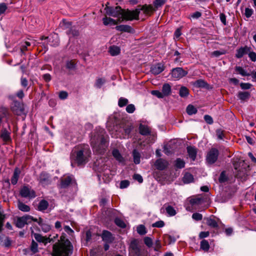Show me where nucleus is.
<instances>
[{"instance_id":"obj_9","label":"nucleus","mask_w":256,"mask_h":256,"mask_svg":"<svg viewBox=\"0 0 256 256\" xmlns=\"http://www.w3.org/2000/svg\"><path fill=\"white\" fill-rule=\"evenodd\" d=\"M130 254L134 256H139L140 254V249L138 246V242L137 240H132L130 245Z\"/></svg>"},{"instance_id":"obj_36","label":"nucleus","mask_w":256,"mask_h":256,"mask_svg":"<svg viewBox=\"0 0 256 256\" xmlns=\"http://www.w3.org/2000/svg\"><path fill=\"white\" fill-rule=\"evenodd\" d=\"M236 71L242 75V76H250V74L248 73L241 66H236Z\"/></svg>"},{"instance_id":"obj_21","label":"nucleus","mask_w":256,"mask_h":256,"mask_svg":"<svg viewBox=\"0 0 256 256\" xmlns=\"http://www.w3.org/2000/svg\"><path fill=\"white\" fill-rule=\"evenodd\" d=\"M102 238L103 240L107 242H111L113 240V237L112 234L107 230L103 231Z\"/></svg>"},{"instance_id":"obj_46","label":"nucleus","mask_w":256,"mask_h":256,"mask_svg":"<svg viewBox=\"0 0 256 256\" xmlns=\"http://www.w3.org/2000/svg\"><path fill=\"white\" fill-rule=\"evenodd\" d=\"M151 94L152 95L156 96L158 98H163L164 97L162 92L158 90H152L151 92Z\"/></svg>"},{"instance_id":"obj_58","label":"nucleus","mask_w":256,"mask_h":256,"mask_svg":"<svg viewBox=\"0 0 256 256\" xmlns=\"http://www.w3.org/2000/svg\"><path fill=\"white\" fill-rule=\"evenodd\" d=\"M240 88L243 90H248L250 88L252 85L250 83H241L240 84Z\"/></svg>"},{"instance_id":"obj_3","label":"nucleus","mask_w":256,"mask_h":256,"mask_svg":"<svg viewBox=\"0 0 256 256\" xmlns=\"http://www.w3.org/2000/svg\"><path fill=\"white\" fill-rule=\"evenodd\" d=\"M72 246L70 242L64 237H60V242L53 246V256H68L72 252Z\"/></svg>"},{"instance_id":"obj_26","label":"nucleus","mask_w":256,"mask_h":256,"mask_svg":"<svg viewBox=\"0 0 256 256\" xmlns=\"http://www.w3.org/2000/svg\"><path fill=\"white\" fill-rule=\"evenodd\" d=\"M140 132L142 135H148L150 133V129L145 125L140 124L139 126Z\"/></svg>"},{"instance_id":"obj_47","label":"nucleus","mask_w":256,"mask_h":256,"mask_svg":"<svg viewBox=\"0 0 256 256\" xmlns=\"http://www.w3.org/2000/svg\"><path fill=\"white\" fill-rule=\"evenodd\" d=\"M228 180V178L225 174V172H222L220 174V178H219V182H226Z\"/></svg>"},{"instance_id":"obj_7","label":"nucleus","mask_w":256,"mask_h":256,"mask_svg":"<svg viewBox=\"0 0 256 256\" xmlns=\"http://www.w3.org/2000/svg\"><path fill=\"white\" fill-rule=\"evenodd\" d=\"M20 194L22 197L32 198L36 197L35 192L30 188L27 186H23L20 191Z\"/></svg>"},{"instance_id":"obj_50","label":"nucleus","mask_w":256,"mask_h":256,"mask_svg":"<svg viewBox=\"0 0 256 256\" xmlns=\"http://www.w3.org/2000/svg\"><path fill=\"white\" fill-rule=\"evenodd\" d=\"M192 218L197 221L200 220L202 218V216L200 213L196 212L192 215Z\"/></svg>"},{"instance_id":"obj_43","label":"nucleus","mask_w":256,"mask_h":256,"mask_svg":"<svg viewBox=\"0 0 256 256\" xmlns=\"http://www.w3.org/2000/svg\"><path fill=\"white\" fill-rule=\"evenodd\" d=\"M128 100L124 98H120L118 102V105L120 107H123L125 106H126L128 103Z\"/></svg>"},{"instance_id":"obj_41","label":"nucleus","mask_w":256,"mask_h":256,"mask_svg":"<svg viewBox=\"0 0 256 256\" xmlns=\"http://www.w3.org/2000/svg\"><path fill=\"white\" fill-rule=\"evenodd\" d=\"M179 94L181 97H186L188 94V90L185 86H182L180 90Z\"/></svg>"},{"instance_id":"obj_34","label":"nucleus","mask_w":256,"mask_h":256,"mask_svg":"<svg viewBox=\"0 0 256 256\" xmlns=\"http://www.w3.org/2000/svg\"><path fill=\"white\" fill-rule=\"evenodd\" d=\"M112 155L114 156V158L118 162H122L123 161V158L122 157L118 150H114L112 151Z\"/></svg>"},{"instance_id":"obj_31","label":"nucleus","mask_w":256,"mask_h":256,"mask_svg":"<svg viewBox=\"0 0 256 256\" xmlns=\"http://www.w3.org/2000/svg\"><path fill=\"white\" fill-rule=\"evenodd\" d=\"M132 155L134 157V162L136 164H138L140 162V154L136 150L133 151Z\"/></svg>"},{"instance_id":"obj_38","label":"nucleus","mask_w":256,"mask_h":256,"mask_svg":"<svg viewBox=\"0 0 256 256\" xmlns=\"http://www.w3.org/2000/svg\"><path fill=\"white\" fill-rule=\"evenodd\" d=\"M184 165H185V162H184L178 158H177L175 162V166L176 168H183L184 167Z\"/></svg>"},{"instance_id":"obj_54","label":"nucleus","mask_w":256,"mask_h":256,"mask_svg":"<svg viewBox=\"0 0 256 256\" xmlns=\"http://www.w3.org/2000/svg\"><path fill=\"white\" fill-rule=\"evenodd\" d=\"M135 106L132 104H130L127 106L126 108V111L128 113H132L135 110Z\"/></svg>"},{"instance_id":"obj_13","label":"nucleus","mask_w":256,"mask_h":256,"mask_svg":"<svg viewBox=\"0 0 256 256\" xmlns=\"http://www.w3.org/2000/svg\"><path fill=\"white\" fill-rule=\"evenodd\" d=\"M32 234L38 242L44 243V244L50 242L51 241L50 237L43 236L40 234L34 232L33 231L32 232Z\"/></svg>"},{"instance_id":"obj_22","label":"nucleus","mask_w":256,"mask_h":256,"mask_svg":"<svg viewBox=\"0 0 256 256\" xmlns=\"http://www.w3.org/2000/svg\"><path fill=\"white\" fill-rule=\"evenodd\" d=\"M72 178L70 176L64 177L61 179L60 187L61 188H66L71 182Z\"/></svg>"},{"instance_id":"obj_24","label":"nucleus","mask_w":256,"mask_h":256,"mask_svg":"<svg viewBox=\"0 0 256 256\" xmlns=\"http://www.w3.org/2000/svg\"><path fill=\"white\" fill-rule=\"evenodd\" d=\"M187 151L190 158L192 160H194L196 156V150L195 148L192 146H188L187 148Z\"/></svg>"},{"instance_id":"obj_20","label":"nucleus","mask_w":256,"mask_h":256,"mask_svg":"<svg viewBox=\"0 0 256 256\" xmlns=\"http://www.w3.org/2000/svg\"><path fill=\"white\" fill-rule=\"evenodd\" d=\"M116 29L119 32H132L133 31L132 27L128 25H120L116 26Z\"/></svg>"},{"instance_id":"obj_11","label":"nucleus","mask_w":256,"mask_h":256,"mask_svg":"<svg viewBox=\"0 0 256 256\" xmlns=\"http://www.w3.org/2000/svg\"><path fill=\"white\" fill-rule=\"evenodd\" d=\"M122 22V18H120L118 19L114 20L111 18L104 16L102 18V22L104 26H114L116 25L119 23Z\"/></svg>"},{"instance_id":"obj_63","label":"nucleus","mask_w":256,"mask_h":256,"mask_svg":"<svg viewBox=\"0 0 256 256\" xmlns=\"http://www.w3.org/2000/svg\"><path fill=\"white\" fill-rule=\"evenodd\" d=\"M134 178L138 182L140 183H142L143 182V178L142 176L138 174H135L134 176Z\"/></svg>"},{"instance_id":"obj_18","label":"nucleus","mask_w":256,"mask_h":256,"mask_svg":"<svg viewBox=\"0 0 256 256\" xmlns=\"http://www.w3.org/2000/svg\"><path fill=\"white\" fill-rule=\"evenodd\" d=\"M164 69V64L158 63L152 66L150 71L153 74L156 75L162 72Z\"/></svg>"},{"instance_id":"obj_28","label":"nucleus","mask_w":256,"mask_h":256,"mask_svg":"<svg viewBox=\"0 0 256 256\" xmlns=\"http://www.w3.org/2000/svg\"><path fill=\"white\" fill-rule=\"evenodd\" d=\"M183 182L185 184L192 182L194 180L193 176L190 173H186L183 177Z\"/></svg>"},{"instance_id":"obj_48","label":"nucleus","mask_w":256,"mask_h":256,"mask_svg":"<svg viewBox=\"0 0 256 256\" xmlns=\"http://www.w3.org/2000/svg\"><path fill=\"white\" fill-rule=\"evenodd\" d=\"M8 8V6L4 2H2L0 4V15L4 14L6 9Z\"/></svg>"},{"instance_id":"obj_51","label":"nucleus","mask_w":256,"mask_h":256,"mask_svg":"<svg viewBox=\"0 0 256 256\" xmlns=\"http://www.w3.org/2000/svg\"><path fill=\"white\" fill-rule=\"evenodd\" d=\"M164 226V223L162 220L158 221L152 224L154 228H162Z\"/></svg>"},{"instance_id":"obj_61","label":"nucleus","mask_w":256,"mask_h":256,"mask_svg":"<svg viewBox=\"0 0 256 256\" xmlns=\"http://www.w3.org/2000/svg\"><path fill=\"white\" fill-rule=\"evenodd\" d=\"M129 184H130V183H129L128 181L126 180H122L120 182V188H126L128 186Z\"/></svg>"},{"instance_id":"obj_44","label":"nucleus","mask_w":256,"mask_h":256,"mask_svg":"<svg viewBox=\"0 0 256 256\" xmlns=\"http://www.w3.org/2000/svg\"><path fill=\"white\" fill-rule=\"evenodd\" d=\"M137 232L141 235H143L146 234V228L143 225H139L137 227Z\"/></svg>"},{"instance_id":"obj_35","label":"nucleus","mask_w":256,"mask_h":256,"mask_svg":"<svg viewBox=\"0 0 256 256\" xmlns=\"http://www.w3.org/2000/svg\"><path fill=\"white\" fill-rule=\"evenodd\" d=\"M166 212L170 216H174L176 214V210L171 206H168L166 208Z\"/></svg>"},{"instance_id":"obj_14","label":"nucleus","mask_w":256,"mask_h":256,"mask_svg":"<svg viewBox=\"0 0 256 256\" xmlns=\"http://www.w3.org/2000/svg\"><path fill=\"white\" fill-rule=\"evenodd\" d=\"M136 10H138L140 12L142 10L144 14L147 16L151 15L156 10V9L150 4L143 5L140 8H137Z\"/></svg>"},{"instance_id":"obj_15","label":"nucleus","mask_w":256,"mask_h":256,"mask_svg":"<svg viewBox=\"0 0 256 256\" xmlns=\"http://www.w3.org/2000/svg\"><path fill=\"white\" fill-rule=\"evenodd\" d=\"M251 48L248 46L241 47L236 50V57L237 58H241L244 54H248Z\"/></svg>"},{"instance_id":"obj_2","label":"nucleus","mask_w":256,"mask_h":256,"mask_svg":"<svg viewBox=\"0 0 256 256\" xmlns=\"http://www.w3.org/2000/svg\"><path fill=\"white\" fill-rule=\"evenodd\" d=\"M91 154V152L87 145L80 146L76 147L72 151L70 155L71 165L74 166L78 165L84 164L88 160Z\"/></svg>"},{"instance_id":"obj_8","label":"nucleus","mask_w":256,"mask_h":256,"mask_svg":"<svg viewBox=\"0 0 256 256\" xmlns=\"http://www.w3.org/2000/svg\"><path fill=\"white\" fill-rule=\"evenodd\" d=\"M218 156V150L215 148H212L206 156V161L210 164H214L216 162Z\"/></svg>"},{"instance_id":"obj_6","label":"nucleus","mask_w":256,"mask_h":256,"mask_svg":"<svg viewBox=\"0 0 256 256\" xmlns=\"http://www.w3.org/2000/svg\"><path fill=\"white\" fill-rule=\"evenodd\" d=\"M32 220L36 221L37 219L34 218L32 216H24L18 218L17 219L16 224L18 228H22L25 224L30 222Z\"/></svg>"},{"instance_id":"obj_45","label":"nucleus","mask_w":256,"mask_h":256,"mask_svg":"<svg viewBox=\"0 0 256 256\" xmlns=\"http://www.w3.org/2000/svg\"><path fill=\"white\" fill-rule=\"evenodd\" d=\"M195 85L198 88H204L206 86V83L203 80H198L195 82Z\"/></svg>"},{"instance_id":"obj_1","label":"nucleus","mask_w":256,"mask_h":256,"mask_svg":"<svg viewBox=\"0 0 256 256\" xmlns=\"http://www.w3.org/2000/svg\"><path fill=\"white\" fill-rule=\"evenodd\" d=\"M109 2L106 4V7L104 8V11L106 15L116 18H122V22L126 20H138L140 14L138 10H125L122 9L120 6H117L115 8L109 6Z\"/></svg>"},{"instance_id":"obj_25","label":"nucleus","mask_w":256,"mask_h":256,"mask_svg":"<svg viewBox=\"0 0 256 256\" xmlns=\"http://www.w3.org/2000/svg\"><path fill=\"white\" fill-rule=\"evenodd\" d=\"M108 52L111 56H116L120 54V49L118 46H112L110 47Z\"/></svg>"},{"instance_id":"obj_39","label":"nucleus","mask_w":256,"mask_h":256,"mask_svg":"<svg viewBox=\"0 0 256 256\" xmlns=\"http://www.w3.org/2000/svg\"><path fill=\"white\" fill-rule=\"evenodd\" d=\"M114 222L118 226L121 228H124L126 227V224L125 222L120 218H116L114 220Z\"/></svg>"},{"instance_id":"obj_62","label":"nucleus","mask_w":256,"mask_h":256,"mask_svg":"<svg viewBox=\"0 0 256 256\" xmlns=\"http://www.w3.org/2000/svg\"><path fill=\"white\" fill-rule=\"evenodd\" d=\"M205 121L208 124H212L213 123V120L212 118L209 115H206L204 116Z\"/></svg>"},{"instance_id":"obj_64","label":"nucleus","mask_w":256,"mask_h":256,"mask_svg":"<svg viewBox=\"0 0 256 256\" xmlns=\"http://www.w3.org/2000/svg\"><path fill=\"white\" fill-rule=\"evenodd\" d=\"M210 234L208 232H202L199 234V237L200 238H204L208 237Z\"/></svg>"},{"instance_id":"obj_55","label":"nucleus","mask_w":256,"mask_h":256,"mask_svg":"<svg viewBox=\"0 0 256 256\" xmlns=\"http://www.w3.org/2000/svg\"><path fill=\"white\" fill-rule=\"evenodd\" d=\"M144 244L149 248L151 247L152 244V240L149 237H146L144 238Z\"/></svg>"},{"instance_id":"obj_23","label":"nucleus","mask_w":256,"mask_h":256,"mask_svg":"<svg viewBox=\"0 0 256 256\" xmlns=\"http://www.w3.org/2000/svg\"><path fill=\"white\" fill-rule=\"evenodd\" d=\"M20 172V170L18 168H15L14 174L11 178V182L12 184L14 185L17 183Z\"/></svg>"},{"instance_id":"obj_16","label":"nucleus","mask_w":256,"mask_h":256,"mask_svg":"<svg viewBox=\"0 0 256 256\" xmlns=\"http://www.w3.org/2000/svg\"><path fill=\"white\" fill-rule=\"evenodd\" d=\"M38 180L40 183L44 186L50 183V177L48 174L46 172H42L40 175Z\"/></svg>"},{"instance_id":"obj_52","label":"nucleus","mask_w":256,"mask_h":256,"mask_svg":"<svg viewBox=\"0 0 256 256\" xmlns=\"http://www.w3.org/2000/svg\"><path fill=\"white\" fill-rule=\"evenodd\" d=\"M75 67V64L72 60L68 61L66 63V68L69 70H72Z\"/></svg>"},{"instance_id":"obj_10","label":"nucleus","mask_w":256,"mask_h":256,"mask_svg":"<svg viewBox=\"0 0 256 256\" xmlns=\"http://www.w3.org/2000/svg\"><path fill=\"white\" fill-rule=\"evenodd\" d=\"M202 202V198L200 197L191 198L189 200V204L186 205V210L188 211H192V206L201 204Z\"/></svg>"},{"instance_id":"obj_4","label":"nucleus","mask_w":256,"mask_h":256,"mask_svg":"<svg viewBox=\"0 0 256 256\" xmlns=\"http://www.w3.org/2000/svg\"><path fill=\"white\" fill-rule=\"evenodd\" d=\"M104 130H100V132L97 135H94L91 138V145L94 150L102 154L106 146V139L104 136Z\"/></svg>"},{"instance_id":"obj_56","label":"nucleus","mask_w":256,"mask_h":256,"mask_svg":"<svg viewBox=\"0 0 256 256\" xmlns=\"http://www.w3.org/2000/svg\"><path fill=\"white\" fill-rule=\"evenodd\" d=\"M254 13V10L252 8H246L245 9V16L246 18H248L252 16Z\"/></svg>"},{"instance_id":"obj_60","label":"nucleus","mask_w":256,"mask_h":256,"mask_svg":"<svg viewBox=\"0 0 256 256\" xmlns=\"http://www.w3.org/2000/svg\"><path fill=\"white\" fill-rule=\"evenodd\" d=\"M66 32L68 34L72 36H76L78 34V32L77 30L72 28L68 30Z\"/></svg>"},{"instance_id":"obj_59","label":"nucleus","mask_w":256,"mask_h":256,"mask_svg":"<svg viewBox=\"0 0 256 256\" xmlns=\"http://www.w3.org/2000/svg\"><path fill=\"white\" fill-rule=\"evenodd\" d=\"M248 56L252 62L256 61V53L254 52H250L248 53Z\"/></svg>"},{"instance_id":"obj_27","label":"nucleus","mask_w":256,"mask_h":256,"mask_svg":"<svg viewBox=\"0 0 256 256\" xmlns=\"http://www.w3.org/2000/svg\"><path fill=\"white\" fill-rule=\"evenodd\" d=\"M162 92L164 96H168L171 92V86L168 84H165L162 88Z\"/></svg>"},{"instance_id":"obj_19","label":"nucleus","mask_w":256,"mask_h":256,"mask_svg":"<svg viewBox=\"0 0 256 256\" xmlns=\"http://www.w3.org/2000/svg\"><path fill=\"white\" fill-rule=\"evenodd\" d=\"M0 137L4 142H8L12 140L10 132L6 128L2 130Z\"/></svg>"},{"instance_id":"obj_40","label":"nucleus","mask_w":256,"mask_h":256,"mask_svg":"<svg viewBox=\"0 0 256 256\" xmlns=\"http://www.w3.org/2000/svg\"><path fill=\"white\" fill-rule=\"evenodd\" d=\"M18 208L19 210H22V212H27L30 211V208L28 206L23 204L22 202H18Z\"/></svg>"},{"instance_id":"obj_42","label":"nucleus","mask_w":256,"mask_h":256,"mask_svg":"<svg viewBox=\"0 0 256 256\" xmlns=\"http://www.w3.org/2000/svg\"><path fill=\"white\" fill-rule=\"evenodd\" d=\"M166 2V0H155L154 2V8H158L162 6Z\"/></svg>"},{"instance_id":"obj_49","label":"nucleus","mask_w":256,"mask_h":256,"mask_svg":"<svg viewBox=\"0 0 256 256\" xmlns=\"http://www.w3.org/2000/svg\"><path fill=\"white\" fill-rule=\"evenodd\" d=\"M105 80L104 78H98L96 80V86L100 88L103 84L105 82Z\"/></svg>"},{"instance_id":"obj_53","label":"nucleus","mask_w":256,"mask_h":256,"mask_svg":"<svg viewBox=\"0 0 256 256\" xmlns=\"http://www.w3.org/2000/svg\"><path fill=\"white\" fill-rule=\"evenodd\" d=\"M38 245L36 242L32 240L31 245V250L34 253L38 251Z\"/></svg>"},{"instance_id":"obj_33","label":"nucleus","mask_w":256,"mask_h":256,"mask_svg":"<svg viewBox=\"0 0 256 256\" xmlns=\"http://www.w3.org/2000/svg\"><path fill=\"white\" fill-rule=\"evenodd\" d=\"M206 223L208 226L212 228H216L218 227V222L214 219L211 218H208L207 220Z\"/></svg>"},{"instance_id":"obj_17","label":"nucleus","mask_w":256,"mask_h":256,"mask_svg":"<svg viewBox=\"0 0 256 256\" xmlns=\"http://www.w3.org/2000/svg\"><path fill=\"white\" fill-rule=\"evenodd\" d=\"M38 222V224L41 227L42 230L44 232H49L51 229V226L46 222H44L42 218H40L38 220L36 221Z\"/></svg>"},{"instance_id":"obj_5","label":"nucleus","mask_w":256,"mask_h":256,"mask_svg":"<svg viewBox=\"0 0 256 256\" xmlns=\"http://www.w3.org/2000/svg\"><path fill=\"white\" fill-rule=\"evenodd\" d=\"M188 74V72L182 68H172L170 74L172 78L174 80H178Z\"/></svg>"},{"instance_id":"obj_30","label":"nucleus","mask_w":256,"mask_h":256,"mask_svg":"<svg viewBox=\"0 0 256 256\" xmlns=\"http://www.w3.org/2000/svg\"><path fill=\"white\" fill-rule=\"evenodd\" d=\"M48 206V204L46 200H42L38 204V209L40 211L46 210Z\"/></svg>"},{"instance_id":"obj_12","label":"nucleus","mask_w":256,"mask_h":256,"mask_svg":"<svg viewBox=\"0 0 256 256\" xmlns=\"http://www.w3.org/2000/svg\"><path fill=\"white\" fill-rule=\"evenodd\" d=\"M168 165V162L162 158H159L154 163L156 168L158 170H161L166 168Z\"/></svg>"},{"instance_id":"obj_57","label":"nucleus","mask_w":256,"mask_h":256,"mask_svg":"<svg viewBox=\"0 0 256 256\" xmlns=\"http://www.w3.org/2000/svg\"><path fill=\"white\" fill-rule=\"evenodd\" d=\"M216 134L218 138L220 140H222L224 137V131L222 130H217L216 131Z\"/></svg>"},{"instance_id":"obj_37","label":"nucleus","mask_w":256,"mask_h":256,"mask_svg":"<svg viewBox=\"0 0 256 256\" xmlns=\"http://www.w3.org/2000/svg\"><path fill=\"white\" fill-rule=\"evenodd\" d=\"M186 112L189 115H192L196 113L197 110L192 105L189 104L186 108Z\"/></svg>"},{"instance_id":"obj_32","label":"nucleus","mask_w":256,"mask_h":256,"mask_svg":"<svg viewBox=\"0 0 256 256\" xmlns=\"http://www.w3.org/2000/svg\"><path fill=\"white\" fill-rule=\"evenodd\" d=\"M250 96V94L248 92H240L238 93V96L240 100H245L249 98Z\"/></svg>"},{"instance_id":"obj_29","label":"nucleus","mask_w":256,"mask_h":256,"mask_svg":"<svg viewBox=\"0 0 256 256\" xmlns=\"http://www.w3.org/2000/svg\"><path fill=\"white\" fill-rule=\"evenodd\" d=\"M200 249L204 252H208L210 249V244L208 242L205 240H202L200 244Z\"/></svg>"}]
</instances>
